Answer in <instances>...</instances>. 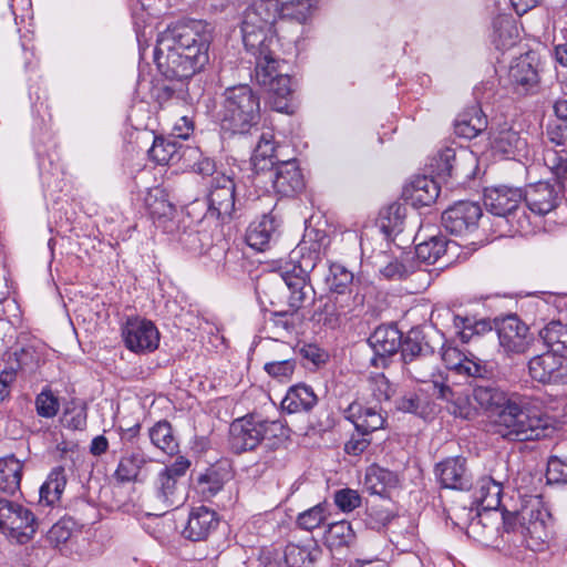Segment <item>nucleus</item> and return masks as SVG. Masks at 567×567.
<instances>
[{"label": "nucleus", "instance_id": "obj_14", "mask_svg": "<svg viewBox=\"0 0 567 567\" xmlns=\"http://www.w3.org/2000/svg\"><path fill=\"white\" fill-rule=\"evenodd\" d=\"M565 355L547 351L530 359V377L540 383H559L567 381V360Z\"/></svg>", "mask_w": 567, "mask_h": 567}, {"label": "nucleus", "instance_id": "obj_22", "mask_svg": "<svg viewBox=\"0 0 567 567\" xmlns=\"http://www.w3.org/2000/svg\"><path fill=\"white\" fill-rule=\"evenodd\" d=\"M441 484L446 488L467 489L471 486V476L466 468V460L452 457L437 465Z\"/></svg>", "mask_w": 567, "mask_h": 567}, {"label": "nucleus", "instance_id": "obj_31", "mask_svg": "<svg viewBox=\"0 0 567 567\" xmlns=\"http://www.w3.org/2000/svg\"><path fill=\"white\" fill-rule=\"evenodd\" d=\"M318 402L313 390L306 384H297L289 389L282 400V408L289 413L310 411Z\"/></svg>", "mask_w": 567, "mask_h": 567}, {"label": "nucleus", "instance_id": "obj_29", "mask_svg": "<svg viewBox=\"0 0 567 567\" xmlns=\"http://www.w3.org/2000/svg\"><path fill=\"white\" fill-rule=\"evenodd\" d=\"M473 496L484 511L497 509L501 505L502 485L493 477L484 476L477 481Z\"/></svg>", "mask_w": 567, "mask_h": 567}, {"label": "nucleus", "instance_id": "obj_57", "mask_svg": "<svg viewBox=\"0 0 567 567\" xmlns=\"http://www.w3.org/2000/svg\"><path fill=\"white\" fill-rule=\"evenodd\" d=\"M546 477L548 483L567 485V457L550 456L547 462Z\"/></svg>", "mask_w": 567, "mask_h": 567}, {"label": "nucleus", "instance_id": "obj_49", "mask_svg": "<svg viewBox=\"0 0 567 567\" xmlns=\"http://www.w3.org/2000/svg\"><path fill=\"white\" fill-rule=\"evenodd\" d=\"M353 282V274L344 266L333 264L330 266L327 285L332 292L344 295Z\"/></svg>", "mask_w": 567, "mask_h": 567}, {"label": "nucleus", "instance_id": "obj_61", "mask_svg": "<svg viewBox=\"0 0 567 567\" xmlns=\"http://www.w3.org/2000/svg\"><path fill=\"white\" fill-rule=\"evenodd\" d=\"M72 522L69 519H61L55 523L48 532V540L53 546L64 544L72 536Z\"/></svg>", "mask_w": 567, "mask_h": 567}, {"label": "nucleus", "instance_id": "obj_50", "mask_svg": "<svg viewBox=\"0 0 567 567\" xmlns=\"http://www.w3.org/2000/svg\"><path fill=\"white\" fill-rule=\"evenodd\" d=\"M543 161L546 167L557 177L558 182L567 178V151H559L554 147H546L543 154Z\"/></svg>", "mask_w": 567, "mask_h": 567}, {"label": "nucleus", "instance_id": "obj_56", "mask_svg": "<svg viewBox=\"0 0 567 567\" xmlns=\"http://www.w3.org/2000/svg\"><path fill=\"white\" fill-rule=\"evenodd\" d=\"M285 560L290 567H308L312 564V557L309 549L296 544H289L286 546Z\"/></svg>", "mask_w": 567, "mask_h": 567}, {"label": "nucleus", "instance_id": "obj_54", "mask_svg": "<svg viewBox=\"0 0 567 567\" xmlns=\"http://www.w3.org/2000/svg\"><path fill=\"white\" fill-rule=\"evenodd\" d=\"M60 410L58 396L49 389H44L35 398V411L39 416L52 419Z\"/></svg>", "mask_w": 567, "mask_h": 567}, {"label": "nucleus", "instance_id": "obj_38", "mask_svg": "<svg viewBox=\"0 0 567 567\" xmlns=\"http://www.w3.org/2000/svg\"><path fill=\"white\" fill-rule=\"evenodd\" d=\"M265 89L270 95V103L274 110L278 112H287L288 101L292 95L291 78L285 73L277 76L272 85H266Z\"/></svg>", "mask_w": 567, "mask_h": 567}, {"label": "nucleus", "instance_id": "obj_60", "mask_svg": "<svg viewBox=\"0 0 567 567\" xmlns=\"http://www.w3.org/2000/svg\"><path fill=\"white\" fill-rule=\"evenodd\" d=\"M334 503L342 512H352L361 505V496L354 489L344 488L336 492Z\"/></svg>", "mask_w": 567, "mask_h": 567}, {"label": "nucleus", "instance_id": "obj_4", "mask_svg": "<svg viewBox=\"0 0 567 567\" xmlns=\"http://www.w3.org/2000/svg\"><path fill=\"white\" fill-rule=\"evenodd\" d=\"M277 3L275 0H254L244 11L241 21L243 42L248 51L277 43L275 34L282 29L276 22Z\"/></svg>", "mask_w": 567, "mask_h": 567}, {"label": "nucleus", "instance_id": "obj_64", "mask_svg": "<svg viewBox=\"0 0 567 567\" xmlns=\"http://www.w3.org/2000/svg\"><path fill=\"white\" fill-rule=\"evenodd\" d=\"M369 434H363L362 432H358L353 434L351 439L346 443L344 451L350 455H360L363 453L371 441L368 439Z\"/></svg>", "mask_w": 567, "mask_h": 567}, {"label": "nucleus", "instance_id": "obj_17", "mask_svg": "<svg viewBox=\"0 0 567 567\" xmlns=\"http://www.w3.org/2000/svg\"><path fill=\"white\" fill-rule=\"evenodd\" d=\"M219 519L215 511L199 506L190 511L183 536L192 542L206 540L216 530Z\"/></svg>", "mask_w": 567, "mask_h": 567}, {"label": "nucleus", "instance_id": "obj_7", "mask_svg": "<svg viewBox=\"0 0 567 567\" xmlns=\"http://www.w3.org/2000/svg\"><path fill=\"white\" fill-rule=\"evenodd\" d=\"M551 516L537 499L520 509V535L532 550H540L551 535Z\"/></svg>", "mask_w": 567, "mask_h": 567}, {"label": "nucleus", "instance_id": "obj_2", "mask_svg": "<svg viewBox=\"0 0 567 567\" xmlns=\"http://www.w3.org/2000/svg\"><path fill=\"white\" fill-rule=\"evenodd\" d=\"M555 430L551 416L540 411L537 399L512 396L497 420V433L511 441H532L549 436Z\"/></svg>", "mask_w": 567, "mask_h": 567}, {"label": "nucleus", "instance_id": "obj_53", "mask_svg": "<svg viewBox=\"0 0 567 567\" xmlns=\"http://www.w3.org/2000/svg\"><path fill=\"white\" fill-rule=\"evenodd\" d=\"M400 349L404 364L421 357V354L430 352L429 349L423 348L420 341V332L415 330H411L404 340L401 338Z\"/></svg>", "mask_w": 567, "mask_h": 567}, {"label": "nucleus", "instance_id": "obj_26", "mask_svg": "<svg viewBox=\"0 0 567 567\" xmlns=\"http://www.w3.org/2000/svg\"><path fill=\"white\" fill-rule=\"evenodd\" d=\"M401 338V332L394 326H380L370 336L369 343L377 355H392L400 349Z\"/></svg>", "mask_w": 567, "mask_h": 567}, {"label": "nucleus", "instance_id": "obj_63", "mask_svg": "<svg viewBox=\"0 0 567 567\" xmlns=\"http://www.w3.org/2000/svg\"><path fill=\"white\" fill-rule=\"evenodd\" d=\"M190 113V106L188 110L179 107L172 113V116L178 120V122H176L174 126V131L176 132L177 137L187 138L189 134L193 132L194 125L189 116Z\"/></svg>", "mask_w": 567, "mask_h": 567}, {"label": "nucleus", "instance_id": "obj_48", "mask_svg": "<svg viewBox=\"0 0 567 567\" xmlns=\"http://www.w3.org/2000/svg\"><path fill=\"white\" fill-rule=\"evenodd\" d=\"M447 243L443 237L433 236L429 240L419 243L415 247L416 257L426 262L434 264L445 254Z\"/></svg>", "mask_w": 567, "mask_h": 567}, {"label": "nucleus", "instance_id": "obj_34", "mask_svg": "<svg viewBox=\"0 0 567 567\" xmlns=\"http://www.w3.org/2000/svg\"><path fill=\"white\" fill-rule=\"evenodd\" d=\"M151 461L142 452H132L122 456L115 471V477L118 482L125 483L138 481L143 468Z\"/></svg>", "mask_w": 567, "mask_h": 567}, {"label": "nucleus", "instance_id": "obj_33", "mask_svg": "<svg viewBox=\"0 0 567 567\" xmlns=\"http://www.w3.org/2000/svg\"><path fill=\"white\" fill-rule=\"evenodd\" d=\"M466 158L472 159V156L465 152L457 156L455 150L445 148L434 158L433 166L439 176H458L464 173L462 164Z\"/></svg>", "mask_w": 567, "mask_h": 567}, {"label": "nucleus", "instance_id": "obj_28", "mask_svg": "<svg viewBox=\"0 0 567 567\" xmlns=\"http://www.w3.org/2000/svg\"><path fill=\"white\" fill-rule=\"evenodd\" d=\"M473 398L485 411L498 413L512 402V396L508 398L504 391L492 384H477L473 390Z\"/></svg>", "mask_w": 567, "mask_h": 567}, {"label": "nucleus", "instance_id": "obj_58", "mask_svg": "<svg viewBox=\"0 0 567 567\" xmlns=\"http://www.w3.org/2000/svg\"><path fill=\"white\" fill-rule=\"evenodd\" d=\"M296 363L290 358L269 360L265 363V371L272 378L282 380L290 378L295 372Z\"/></svg>", "mask_w": 567, "mask_h": 567}, {"label": "nucleus", "instance_id": "obj_36", "mask_svg": "<svg viewBox=\"0 0 567 567\" xmlns=\"http://www.w3.org/2000/svg\"><path fill=\"white\" fill-rule=\"evenodd\" d=\"M494 146L508 156H525L527 154V141L513 128H504L494 140Z\"/></svg>", "mask_w": 567, "mask_h": 567}, {"label": "nucleus", "instance_id": "obj_47", "mask_svg": "<svg viewBox=\"0 0 567 567\" xmlns=\"http://www.w3.org/2000/svg\"><path fill=\"white\" fill-rule=\"evenodd\" d=\"M509 79L513 84L528 89L538 82V74L530 62L520 59L511 66Z\"/></svg>", "mask_w": 567, "mask_h": 567}, {"label": "nucleus", "instance_id": "obj_27", "mask_svg": "<svg viewBox=\"0 0 567 567\" xmlns=\"http://www.w3.org/2000/svg\"><path fill=\"white\" fill-rule=\"evenodd\" d=\"M279 224L272 214L262 215L260 220L252 223L246 234L247 244L262 251L275 235Z\"/></svg>", "mask_w": 567, "mask_h": 567}, {"label": "nucleus", "instance_id": "obj_24", "mask_svg": "<svg viewBox=\"0 0 567 567\" xmlns=\"http://www.w3.org/2000/svg\"><path fill=\"white\" fill-rule=\"evenodd\" d=\"M440 194L437 183L426 176L415 177L410 185L404 188V196L415 207L430 206Z\"/></svg>", "mask_w": 567, "mask_h": 567}, {"label": "nucleus", "instance_id": "obj_19", "mask_svg": "<svg viewBox=\"0 0 567 567\" xmlns=\"http://www.w3.org/2000/svg\"><path fill=\"white\" fill-rule=\"evenodd\" d=\"M250 52L256 56L255 76L260 86L272 85L277 76L285 74L284 61L276 56L272 47H262Z\"/></svg>", "mask_w": 567, "mask_h": 567}, {"label": "nucleus", "instance_id": "obj_11", "mask_svg": "<svg viewBox=\"0 0 567 567\" xmlns=\"http://www.w3.org/2000/svg\"><path fill=\"white\" fill-rule=\"evenodd\" d=\"M499 344L508 353H524L534 341L529 328L516 315L495 321Z\"/></svg>", "mask_w": 567, "mask_h": 567}, {"label": "nucleus", "instance_id": "obj_25", "mask_svg": "<svg viewBox=\"0 0 567 567\" xmlns=\"http://www.w3.org/2000/svg\"><path fill=\"white\" fill-rule=\"evenodd\" d=\"M23 462L13 454L0 457V492L13 495L20 489Z\"/></svg>", "mask_w": 567, "mask_h": 567}, {"label": "nucleus", "instance_id": "obj_45", "mask_svg": "<svg viewBox=\"0 0 567 567\" xmlns=\"http://www.w3.org/2000/svg\"><path fill=\"white\" fill-rule=\"evenodd\" d=\"M181 145L175 141L163 137H155L152 147L148 151L150 157L159 165L169 164L178 159Z\"/></svg>", "mask_w": 567, "mask_h": 567}, {"label": "nucleus", "instance_id": "obj_44", "mask_svg": "<svg viewBox=\"0 0 567 567\" xmlns=\"http://www.w3.org/2000/svg\"><path fill=\"white\" fill-rule=\"evenodd\" d=\"M494 42L502 49L512 47L518 38L515 21L507 16H499L494 20Z\"/></svg>", "mask_w": 567, "mask_h": 567}, {"label": "nucleus", "instance_id": "obj_39", "mask_svg": "<svg viewBox=\"0 0 567 567\" xmlns=\"http://www.w3.org/2000/svg\"><path fill=\"white\" fill-rule=\"evenodd\" d=\"M318 9V0H290L282 7L281 28L287 19L307 22Z\"/></svg>", "mask_w": 567, "mask_h": 567}, {"label": "nucleus", "instance_id": "obj_30", "mask_svg": "<svg viewBox=\"0 0 567 567\" xmlns=\"http://www.w3.org/2000/svg\"><path fill=\"white\" fill-rule=\"evenodd\" d=\"M187 95V90L183 83L157 86L154 94L161 109L167 110L171 114L179 107L189 109Z\"/></svg>", "mask_w": 567, "mask_h": 567}, {"label": "nucleus", "instance_id": "obj_12", "mask_svg": "<svg viewBox=\"0 0 567 567\" xmlns=\"http://www.w3.org/2000/svg\"><path fill=\"white\" fill-rule=\"evenodd\" d=\"M122 336L126 348L136 353L152 352L159 343V332L155 324L140 317L126 320Z\"/></svg>", "mask_w": 567, "mask_h": 567}, {"label": "nucleus", "instance_id": "obj_21", "mask_svg": "<svg viewBox=\"0 0 567 567\" xmlns=\"http://www.w3.org/2000/svg\"><path fill=\"white\" fill-rule=\"evenodd\" d=\"M344 417L351 421L358 432L370 434L383 427L385 419L375 406L363 408L360 403H351L343 412Z\"/></svg>", "mask_w": 567, "mask_h": 567}, {"label": "nucleus", "instance_id": "obj_6", "mask_svg": "<svg viewBox=\"0 0 567 567\" xmlns=\"http://www.w3.org/2000/svg\"><path fill=\"white\" fill-rule=\"evenodd\" d=\"M38 522L34 514L22 504L0 497V529L2 533L23 544L37 532Z\"/></svg>", "mask_w": 567, "mask_h": 567}, {"label": "nucleus", "instance_id": "obj_18", "mask_svg": "<svg viewBox=\"0 0 567 567\" xmlns=\"http://www.w3.org/2000/svg\"><path fill=\"white\" fill-rule=\"evenodd\" d=\"M274 169V188L282 196H293L305 188V179L296 161L277 163Z\"/></svg>", "mask_w": 567, "mask_h": 567}, {"label": "nucleus", "instance_id": "obj_15", "mask_svg": "<svg viewBox=\"0 0 567 567\" xmlns=\"http://www.w3.org/2000/svg\"><path fill=\"white\" fill-rule=\"evenodd\" d=\"M563 185L539 182L526 188L524 199L528 209L538 216H545L559 205L563 198Z\"/></svg>", "mask_w": 567, "mask_h": 567}, {"label": "nucleus", "instance_id": "obj_40", "mask_svg": "<svg viewBox=\"0 0 567 567\" xmlns=\"http://www.w3.org/2000/svg\"><path fill=\"white\" fill-rule=\"evenodd\" d=\"M549 351L567 354V326L559 321H551L539 332Z\"/></svg>", "mask_w": 567, "mask_h": 567}, {"label": "nucleus", "instance_id": "obj_59", "mask_svg": "<svg viewBox=\"0 0 567 567\" xmlns=\"http://www.w3.org/2000/svg\"><path fill=\"white\" fill-rule=\"evenodd\" d=\"M372 396L378 401H386L391 398L393 389L384 374H375L369 380Z\"/></svg>", "mask_w": 567, "mask_h": 567}, {"label": "nucleus", "instance_id": "obj_42", "mask_svg": "<svg viewBox=\"0 0 567 567\" xmlns=\"http://www.w3.org/2000/svg\"><path fill=\"white\" fill-rule=\"evenodd\" d=\"M150 439L154 446L166 454H174L178 444L167 421H159L150 429Z\"/></svg>", "mask_w": 567, "mask_h": 567}, {"label": "nucleus", "instance_id": "obj_20", "mask_svg": "<svg viewBox=\"0 0 567 567\" xmlns=\"http://www.w3.org/2000/svg\"><path fill=\"white\" fill-rule=\"evenodd\" d=\"M442 359L450 370L472 378L485 379L492 374V370L481 360H472L465 357L458 349L449 347L444 349Z\"/></svg>", "mask_w": 567, "mask_h": 567}, {"label": "nucleus", "instance_id": "obj_16", "mask_svg": "<svg viewBox=\"0 0 567 567\" xmlns=\"http://www.w3.org/2000/svg\"><path fill=\"white\" fill-rule=\"evenodd\" d=\"M209 210L218 218L231 217L235 209V183L233 178L218 174L213 178L208 196Z\"/></svg>", "mask_w": 567, "mask_h": 567}, {"label": "nucleus", "instance_id": "obj_41", "mask_svg": "<svg viewBox=\"0 0 567 567\" xmlns=\"http://www.w3.org/2000/svg\"><path fill=\"white\" fill-rule=\"evenodd\" d=\"M405 371L419 382H431L435 381V358L432 351L421 354L412 361L404 364Z\"/></svg>", "mask_w": 567, "mask_h": 567}, {"label": "nucleus", "instance_id": "obj_13", "mask_svg": "<svg viewBox=\"0 0 567 567\" xmlns=\"http://www.w3.org/2000/svg\"><path fill=\"white\" fill-rule=\"evenodd\" d=\"M483 216L481 206L473 202H458L442 214V225L451 234L470 235L478 227Z\"/></svg>", "mask_w": 567, "mask_h": 567}, {"label": "nucleus", "instance_id": "obj_35", "mask_svg": "<svg viewBox=\"0 0 567 567\" xmlns=\"http://www.w3.org/2000/svg\"><path fill=\"white\" fill-rule=\"evenodd\" d=\"M487 127V120L478 109L461 114L455 121V133L465 138H474Z\"/></svg>", "mask_w": 567, "mask_h": 567}, {"label": "nucleus", "instance_id": "obj_62", "mask_svg": "<svg viewBox=\"0 0 567 567\" xmlns=\"http://www.w3.org/2000/svg\"><path fill=\"white\" fill-rule=\"evenodd\" d=\"M198 485L200 493L206 497H210L223 488L224 483L217 472L207 471L199 476Z\"/></svg>", "mask_w": 567, "mask_h": 567}, {"label": "nucleus", "instance_id": "obj_46", "mask_svg": "<svg viewBox=\"0 0 567 567\" xmlns=\"http://www.w3.org/2000/svg\"><path fill=\"white\" fill-rule=\"evenodd\" d=\"M275 157L274 142L262 136L251 157V164L256 173L272 169L277 165L274 162Z\"/></svg>", "mask_w": 567, "mask_h": 567}, {"label": "nucleus", "instance_id": "obj_9", "mask_svg": "<svg viewBox=\"0 0 567 567\" xmlns=\"http://www.w3.org/2000/svg\"><path fill=\"white\" fill-rule=\"evenodd\" d=\"M190 463L178 457L172 465L163 468L156 481L157 497L166 507L178 506L185 501L184 476Z\"/></svg>", "mask_w": 567, "mask_h": 567}, {"label": "nucleus", "instance_id": "obj_43", "mask_svg": "<svg viewBox=\"0 0 567 567\" xmlns=\"http://www.w3.org/2000/svg\"><path fill=\"white\" fill-rule=\"evenodd\" d=\"M404 214L400 205L393 204L382 209L378 219L381 231L388 237H392L402 231Z\"/></svg>", "mask_w": 567, "mask_h": 567}, {"label": "nucleus", "instance_id": "obj_8", "mask_svg": "<svg viewBox=\"0 0 567 567\" xmlns=\"http://www.w3.org/2000/svg\"><path fill=\"white\" fill-rule=\"evenodd\" d=\"M522 199L523 194L519 188L499 186L486 189L484 195V205L492 214L499 217H506L511 223L516 219V230L525 231L528 226L525 214L523 213V218H517L518 210H520Z\"/></svg>", "mask_w": 567, "mask_h": 567}, {"label": "nucleus", "instance_id": "obj_55", "mask_svg": "<svg viewBox=\"0 0 567 567\" xmlns=\"http://www.w3.org/2000/svg\"><path fill=\"white\" fill-rule=\"evenodd\" d=\"M327 519V506L323 504H318L311 507L308 511L299 514L297 518L298 525L306 529L312 530L319 526H321Z\"/></svg>", "mask_w": 567, "mask_h": 567}, {"label": "nucleus", "instance_id": "obj_52", "mask_svg": "<svg viewBox=\"0 0 567 567\" xmlns=\"http://www.w3.org/2000/svg\"><path fill=\"white\" fill-rule=\"evenodd\" d=\"M454 326L460 329V338L463 342H468L474 334H482L492 330L491 322L487 320H480L473 322L470 318L455 316Z\"/></svg>", "mask_w": 567, "mask_h": 567}, {"label": "nucleus", "instance_id": "obj_37", "mask_svg": "<svg viewBox=\"0 0 567 567\" xmlns=\"http://www.w3.org/2000/svg\"><path fill=\"white\" fill-rule=\"evenodd\" d=\"M65 485L66 476L64 468L61 466L53 468L40 488V502H44L47 505H54L60 501Z\"/></svg>", "mask_w": 567, "mask_h": 567}, {"label": "nucleus", "instance_id": "obj_51", "mask_svg": "<svg viewBox=\"0 0 567 567\" xmlns=\"http://www.w3.org/2000/svg\"><path fill=\"white\" fill-rule=\"evenodd\" d=\"M326 538L332 547L349 546L354 539V532L349 522L340 520L329 524Z\"/></svg>", "mask_w": 567, "mask_h": 567}, {"label": "nucleus", "instance_id": "obj_32", "mask_svg": "<svg viewBox=\"0 0 567 567\" xmlns=\"http://www.w3.org/2000/svg\"><path fill=\"white\" fill-rule=\"evenodd\" d=\"M396 484L398 477L393 472L378 465L368 467L364 486L371 494L385 495L389 489L395 487Z\"/></svg>", "mask_w": 567, "mask_h": 567}, {"label": "nucleus", "instance_id": "obj_1", "mask_svg": "<svg viewBox=\"0 0 567 567\" xmlns=\"http://www.w3.org/2000/svg\"><path fill=\"white\" fill-rule=\"evenodd\" d=\"M212 33L203 21H190L162 32L157 38L154 61L169 80L183 82L208 62Z\"/></svg>", "mask_w": 567, "mask_h": 567}, {"label": "nucleus", "instance_id": "obj_23", "mask_svg": "<svg viewBox=\"0 0 567 567\" xmlns=\"http://www.w3.org/2000/svg\"><path fill=\"white\" fill-rule=\"evenodd\" d=\"M433 395L445 401L446 409L456 417L470 420L475 415V409L471 405L468 396L454 391L442 381H433Z\"/></svg>", "mask_w": 567, "mask_h": 567}, {"label": "nucleus", "instance_id": "obj_3", "mask_svg": "<svg viewBox=\"0 0 567 567\" xmlns=\"http://www.w3.org/2000/svg\"><path fill=\"white\" fill-rule=\"evenodd\" d=\"M220 126L231 134H247L260 121V99L247 84L231 86L223 94Z\"/></svg>", "mask_w": 567, "mask_h": 567}, {"label": "nucleus", "instance_id": "obj_10", "mask_svg": "<svg viewBox=\"0 0 567 567\" xmlns=\"http://www.w3.org/2000/svg\"><path fill=\"white\" fill-rule=\"evenodd\" d=\"M315 267L313 259H303L295 266L292 271H286L280 275L282 281L290 291L289 308L293 311L311 305L315 300V289L309 281V271Z\"/></svg>", "mask_w": 567, "mask_h": 567}, {"label": "nucleus", "instance_id": "obj_5", "mask_svg": "<svg viewBox=\"0 0 567 567\" xmlns=\"http://www.w3.org/2000/svg\"><path fill=\"white\" fill-rule=\"evenodd\" d=\"M282 430L281 423L277 421H261L254 416L237 419L229 429V445L235 453L240 454L254 450L270 435L277 436V432Z\"/></svg>", "mask_w": 567, "mask_h": 567}]
</instances>
